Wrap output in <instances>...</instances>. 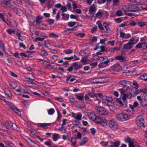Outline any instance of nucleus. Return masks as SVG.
I'll list each match as a JSON object with an SVG mask.
<instances>
[{"instance_id":"f257e3e1","label":"nucleus","mask_w":147,"mask_h":147,"mask_svg":"<svg viewBox=\"0 0 147 147\" xmlns=\"http://www.w3.org/2000/svg\"><path fill=\"white\" fill-rule=\"evenodd\" d=\"M95 109L99 115H105L108 114V112L103 107L98 106L96 107Z\"/></svg>"},{"instance_id":"f03ea898","label":"nucleus","mask_w":147,"mask_h":147,"mask_svg":"<svg viewBox=\"0 0 147 147\" xmlns=\"http://www.w3.org/2000/svg\"><path fill=\"white\" fill-rule=\"evenodd\" d=\"M136 122L138 126L140 127L142 126L145 127L144 121V117L142 116L141 115L138 116L136 119Z\"/></svg>"},{"instance_id":"7ed1b4c3","label":"nucleus","mask_w":147,"mask_h":147,"mask_svg":"<svg viewBox=\"0 0 147 147\" xmlns=\"http://www.w3.org/2000/svg\"><path fill=\"white\" fill-rule=\"evenodd\" d=\"M117 119L120 121H125L129 119V116L124 113H121L117 115Z\"/></svg>"},{"instance_id":"20e7f679","label":"nucleus","mask_w":147,"mask_h":147,"mask_svg":"<svg viewBox=\"0 0 147 147\" xmlns=\"http://www.w3.org/2000/svg\"><path fill=\"white\" fill-rule=\"evenodd\" d=\"M95 122L98 124H101L104 126L107 124V120L105 119H102L99 116H96L94 120Z\"/></svg>"},{"instance_id":"39448f33","label":"nucleus","mask_w":147,"mask_h":147,"mask_svg":"<svg viewBox=\"0 0 147 147\" xmlns=\"http://www.w3.org/2000/svg\"><path fill=\"white\" fill-rule=\"evenodd\" d=\"M135 44L134 42L131 40L126 44H125L123 46L122 52L125 53L126 51V50L130 49L133 47V46Z\"/></svg>"},{"instance_id":"423d86ee","label":"nucleus","mask_w":147,"mask_h":147,"mask_svg":"<svg viewBox=\"0 0 147 147\" xmlns=\"http://www.w3.org/2000/svg\"><path fill=\"white\" fill-rule=\"evenodd\" d=\"M118 128L117 123L115 120H111V130L113 131H117Z\"/></svg>"},{"instance_id":"0eeeda50","label":"nucleus","mask_w":147,"mask_h":147,"mask_svg":"<svg viewBox=\"0 0 147 147\" xmlns=\"http://www.w3.org/2000/svg\"><path fill=\"white\" fill-rule=\"evenodd\" d=\"M137 99L140 101L141 105L142 107H145L147 105V98L142 99L140 96H138Z\"/></svg>"},{"instance_id":"6e6552de","label":"nucleus","mask_w":147,"mask_h":147,"mask_svg":"<svg viewBox=\"0 0 147 147\" xmlns=\"http://www.w3.org/2000/svg\"><path fill=\"white\" fill-rule=\"evenodd\" d=\"M105 97L104 100H105L104 101L102 102V104L104 106H107L109 108L110 107V98L106 95L105 96Z\"/></svg>"},{"instance_id":"1a4fd4ad","label":"nucleus","mask_w":147,"mask_h":147,"mask_svg":"<svg viewBox=\"0 0 147 147\" xmlns=\"http://www.w3.org/2000/svg\"><path fill=\"white\" fill-rule=\"evenodd\" d=\"M138 7L137 6L135 5H131L128 7L127 10L128 11H133L134 12H137L139 13V11H138Z\"/></svg>"},{"instance_id":"9d476101","label":"nucleus","mask_w":147,"mask_h":147,"mask_svg":"<svg viewBox=\"0 0 147 147\" xmlns=\"http://www.w3.org/2000/svg\"><path fill=\"white\" fill-rule=\"evenodd\" d=\"M11 104V103L10 102H9L8 105L10 106L9 108L12 109L16 113L18 114L19 115H21L20 113L22 111V110L14 107L12 106L11 105H10Z\"/></svg>"},{"instance_id":"9b49d317","label":"nucleus","mask_w":147,"mask_h":147,"mask_svg":"<svg viewBox=\"0 0 147 147\" xmlns=\"http://www.w3.org/2000/svg\"><path fill=\"white\" fill-rule=\"evenodd\" d=\"M120 65L118 64H116L111 68V72L113 73L115 71H118L120 69Z\"/></svg>"},{"instance_id":"f8f14e48","label":"nucleus","mask_w":147,"mask_h":147,"mask_svg":"<svg viewBox=\"0 0 147 147\" xmlns=\"http://www.w3.org/2000/svg\"><path fill=\"white\" fill-rule=\"evenodd\" d=\"M119 84L123 86V87H125V86L127 87L126 88H129V86H127V85L126 84H129V85H131V82L129 81L126 80H123L120 81L119 82Z\"/></svg>"},{"instance_id":"ddd939ff","label":"nucleus","mask_w":147,"mask_h":147,"mask_svg":"<svg viewBox=\"0 0 147 147\" xmlns=\"http://www.w3.org/2000/svg\"><path fill=\"white\" fill-rule=\"evenodd\" d=\"M26 85L28 87H31L33 88H36L38 87L37 85L35 83H31L27 82L26 83Z\"/></svg>"},{"instance_id":"4468645a","label":"nucleus","mask_w":147,"mask_h":147,"mask_svg":"<svg viewBox=\"0 0 147 147\" xmlns=\"http://www.w3.org/2000/svg\"><path fill=\"white\" fill-rule=\"evenodd\" d=\"M12 0H1V5L3 7H5L10 3L11 1Z\"/></svg>"},{"instance_id":"2eb2a0df","label":"nucleus","mask_w":147,"mask_h":147,"mask_svg":"<svg viewBox=\"0 0 147 147\" xmlns=\"http://www.w3.org/2000/svg\"><path fill=\"white\" fill-rule=\"evenodd\" d=\"M120 144L121 142L119 141H115V142L111 141V147H118Z\"/></svg>"},{"instance_id":"dca6fc26","label":"nucleus","mask_w":147,"mask_h":147,"mask_svg":"<svg viewBox=\"0 0 147 147\" xmlns=\"http://www.w3.org/2000/svg\"><path fill=\"white\" fill-rule=\"evenodd\" d=\"M72 66L74 67V68L76 71H77L78 69L81 68L82 66L80 64H77V62H74L72 63Z\"/></svg>"},{"instance_id":"f3484780","label":"nucleus","mask_w":147,"mask_h":147,"mask_svg":"<svg viewBox=\"0 0 147 147\" xmlns=\"http://www.w3.org/2000/svg\"><path fill=\"white\" fill-rule=\"evenodd\" d=\"M121 55L117 56L116 57V59L119 60H123L124 59L125 53H123L122 50L121 51Z\"/></svg>"},{"instance_id":"a211bd4d","label":"nucleus","mask_w":147,"mask_h":147,"mask_svg":"<svg viewBox=\"0 0 147 147\" xmlns=\"http://www.w3.org/2000/svg\"><path fill=\"white\" fill-rule=\"evenodd\" d=\"M4 92L5 94L7 95L9 98L11 99V93L9 90L7 88H5Z\"/></svg>"},{"instance_id":"6ab92c4d","label":"nucleus","mask_w":147,"mask_h":147,"mask_svg":"<svg viewBox=\"0 0 147 147\" xmlns=\"http://www.w3.org/2000/svg\"><path fill=\"white\" fill-rule=\"evenodd\" d=\"M10 8L13 10H17L16 9V5L14 3H12L11 4H10Z\"/></svg>"},{"instance_id":"aec40b11","label":"nucleus","mask_w":147,"mask_h":147,"mask_svg":"<svg viewBox=\"0 0 147 147\" xmlns=\"http://www.w3.org/2000/svg\"><path fill=\"white\" fill-rule=\"evenodd\" d=\"M51 123H43L40 124V126L41 127H43L45 129H47V126L50 125Z\"/></svg>"},{"instance_id":"412c9836","label":"nucleus","mask_w":147,"mask_h":147,"mask_svg":"<svg viewBox=\"0 0 147 147\" xmlns=\"http://www.w3.org/2000/svg\"><path fill=\"white\" fill-rule=\"evenodd\" d=\"M112 7L117 6L119 5V0H113Z\"/></svg>"},{"instance_id":"4be33fe9","label":"nucleus","mask_w":147,"mask_h":147,"mask_svg":"<svg viewBox=\"0 0 147 147\" xmlns=\"http://www.w3.org/2000/svg\"><path fill=\"white\" fill-rule=\"evenodd\" d=\"M96 10V7L94 4H92L89 8V11L90 13H93Z\"/></svg>"},{"instance_id":"5701e85b","label":"nucleus","mask_w":147,"mask_h":147,"mask_svg":"<svg viewBox=\"0 0 147 147\" xmlns=\"http://www.w3.org/2000/svg\"><path fill=\"white\" fill-rule=\"evenodd\" d=\"M0 129L2 130H5L7 129V126L5 123L1 122L0 125Z\"/></svg>"},{"instance_id":"b1692460","label":"nucleus","mask_w":147,"mask_h":147,"mask_svg":"<svg viewBox=\"0 0 147 147\" xmlns=\"http://www.w3.org/2000/svg\"><path fill=\"white\" fill-rule=\"evenodd\" d=\"M62 13L61 15L63 16V18L64 20H65L68 19L69 17V15L68 14H65L64 13L62 12Z\"/></svg>"},{"instance_id":"393cba45","label":"nucleus","mask_w":147,"mask_h":147,"mask_svg":"<svg viewBox=\"0 0 147 147\" xmlns=\"http://www.w3.org/2000/svg\"><path fill=\"white\" fill-rule=\"evenodd\" d=\"M9 84L12 87V88L13 89L15 88L17 86V83L16 82H11Z\"/></svg>"},{"instance_id":"a878e982","label":"nucleus","mask_w":147,"mask_h":147,"mask_svg":"<svg viewBox=\"0 0 147 147\" xmlns=\"http://www.w3.org/2000/svg\"><path fill=\"white\" fill-rule=\"evenodd\" d=\"M126 86H125V87H123L122 88L119 89V91L121 94H123L126 91V90L128 89V88H126Z\"/></svg>"},{"instance_id":"bb28decb","label":"nucleus","mask_w":147,"mask_h":147,"mask_svg":"<svg viewBox=\"0 0 147 147\" xmlns=\"http://www.w3.org/2000/svg\"><path fill=\"white\" fill-rule=\"evenodd\" d=\"M140 78L145 81H147V74H144L141 75L140 77Z\"/></svg>"},{"instance_id":"cd10ccee","label":"nucleus","mask_w":147,"mask_h":147,"mask_svg":"<svg viewBox=\"0 0 147 147\" xmlns=\"http://www.w3.org/2000/svg\"><path fill=\"white\" fill-rule=\"evenodd\" d=\"M59 136V135L58 134H54L53 135V139L54 141H56L58 138Z\"/></svg>"},{"instance_id":"c85d7f7f","label":"nucleus","mask_w":147,"mask_h":147,"mask_svg":"<svg viewBox=\"0 0 147 147\" xmlns=\"http://www.w3.org/2000/svg\"><path fill=\"white\" fill-rule=\"evenodd\" d=\"M137 24L139 26L141 27H143L146 25V22H145L138 21Z\"/></svg>"},{"instance_id":"c756f323","label":"nucleus","mask_w":147,"mask_h":147,"mask_svg":"<svg viewBox=\"0 0 147 147\" xmlns=\"http://www.w3.org/2000/svg\"><path fill=\"white\" fill-rule=\"evenodd\" d=\"M42 19V17L40 18L39 16H37L36 20V23L38 24H40L42 22L41 20Z\"/></svg>"},{"instance_id":"7c9ffc66","label":"nucleus","mask_w":147,"mask_h":147,"mask_svg":"<svg viewBox=\"0 0 147 147\" xmlns=\"http://www.w3.org/2000/svg\"><path fill=\"white\" fill-rule=\"evenodd\" d=\"M88 117L91 119H92L93 117L95 116V114L93 112H90L88 114Z\"/></svg>"},{"instance_id":"2f4dec72","label":"nucleus","mask_w":147,"mask_h":147,"mask_svg":"<svg viewBox=\"0 0 147 147\" xmlns=\"http://www.w3.org/2000/svg\"><path fill=\"white\" fill-rule=\"evenodd\" d=\"M87 94L88 96H90L91 98H94V97H96L97 95L96 94H94L93 93H92L90 92H88Z\"/></svg>"},{"instance_id":"473e14b6","label":"nucleus","mask_w":147,"mask_h":147,"mask_svg":"<svg viewBox=\"0 0 147 147\" xmlns=\"http://www.w3.org/2000/svg\"><path fill=\"white\" fill-rule=\"evenodd\" d=\"M45 38L44 37H37L34 40V41L35 42H37L38 41H43Z\"/></svg>"},{"instance_id":"72a5a7b5","label":"nucleus","mask_w":147,"mask_h":147,"mask_svg":"<svg viewBox=\"0 0 147 147\" xmlns=\"http://www.w3.org/2000/svg\"><path fill=\"white\" fill-rule=\"evenodd\" d=\"M96 94L97 95H98V96L100 98L102 99L103 100H104V99L105 98V96L106 95L102 94V93H97Z\"/></svg>"},{"instance_id":"f704fd0d","label":"nucleus","mask_w":147,"mask_h":147,"mask_svg":"<svg viewBox=\"0 0 147 147\" xmlns=\"http://www.w3.org/2000/svg\"><path fill=\"white\" fill-rule=\"evenodd\" d=\"M55 112V110L53 109H50L48 111V113L50 115L53 114Z\"/></svg>"},{"instance_id":"c9c22d12","label":"nucleus","mask_w":147,"mask_h":147,"mask_svg":"<svg viewBox=\"0 0 147 147\" xmlns=\"http://www.w3.org/2000/svg\"><path fill=\"white\" fill-rule=\"evenodd\" d=\"M9 125L12 127H13L14 129H16L17 126L15 124H13L11 122L9 121L8 122Z\"/></svg>"},{"instance_id":"e433bc0d","label":"nucleus","mask_w":147,"mask_h":147,"mask_svg":"<svg viewBox=\"0 0 147 147\" xmlns=\"http://www.w3.org/2000/svg\"><path fill=\"white\" fill-rule=\"evenodd\" d=\"M49 36L50 37H53L54 38H57L58 37V35L55 34L54 33L49 34Z\"/></svg>"},{"instance_id":"4c0bfd02","label":"nucleus","mask_w":147,"mask_h":147,"mask_svg":"<svg viewBox=\"0 0 147 147\" xmlns=\"http://www.w3.org/2000/svg\"><path fill=\"white\" fill-rule=\"evenodd\" d=\"M116 14L118 16H121L122 15L123 12L120 10H118L116 11Z\"/></svg>"},{"instance_id":"58836bf2","label":"nucleus","mask_w":147,"mask_h":147,"mask_svg":"<svg viewBox=\"0 0 147 147\" xmlns=\"http://www.w3.org/2000/svg\"><path fill=\"white\" fill-rule=\"evenodd\" d=\"M97 23L98 25V27L99 29L101 30H103L104 29V28L102 24L98 22H97Z\"/></svg>"},{"instance_id":"ea45409f","label":"nucleus","mask_w":147,"mask_h":147,"mask_svg":"<svg viewBox=\"0 0 147 147\" xmlns=\"http://www.w3.org/2000/svg\"><path fill=\"white\" fill-rule=\"evenodd\" d=\"M25 140L27 141V143L30 145H31L32 143H33L34 144H36L35 143L33 142L32 140L29 138H27L26 139H25Z\"/></svg>"},{"instance_id":"a19ab883","label":"nucleus","mask_w":147,"mask_h":147,"mask_svg":"<svg viewBox=\"0 0 147 147\" xmlns=\"http://www.w3.org/2000/svg\"><path fill=\"white\" fill-rule=\"evenodd\" d=\"M64 53L66 54H70L72 53V51L70 49L65 50Z\"/></svg>"},{"instance_id":"79ce46f5","label":"nucleus","mask_w":147,"mask_h":147,"mask_svg":"<svg viewBox=\"0 0 147 147\" xmlns=\"http://www.w3.org/2000/svg\"><path fill=\"white\" fill-rule=\"evenodd\" d=\"M7 31L9 34H11L12 33L15 34V31L14 30L11 29L7 30Z\"/></svg>"},{"instance_id":"37998d69","label":"nucleus","mask_w":147,"mask_h":147,"mask_svg":"<svg viewBox=\"0 0 147 147\" xmlns=\"http://www.w3.org/2000/svg\"><path fill=\"white\" fill-rule=\"evenodd\" d=\"M71 142L73 144V145H75L76 143V140L75 138H72L71 139Z\"/></svg>"},{"instance_id":"c03bdc74","label":"nucleus","mask_w":147,"mask_h":147,"mask_svg":"<svg viewBox=\"0 0 147 147\" xmlns=\"http://www.w3.org/2000/svg\"><path fill=\"white\" fill-rule=\"evenodd\" d=\"M76 24V22H70L68 23V25L69 26L72 27L73 26Z\"/></svg>"},{"instance_id":"a18cd8bd","label":"nucleus","mask_w":147,"mask_h":147,"mask_svg":"<svg viewBox=\"0 0 147 147\" xmlns=\"http://www.w3.org/2000/svg\"><path fill=\"white\" fill-rule=\"evenodd\" d=\"M92 134L94 135L96 132V130L94 128H92L90 129Z\"/></svg>"},{"instance_id":"49530a36","label":"nucleus","mask_w":147,"mask_h":147,"mask_svg":"<svg viewBox=\"0 0 147 147\" xmlns=\"http://www.w3.org/2000/svg\"><path fill=\"white\" fill-rule=\"evenodd\" d=\"M85 35V34L84 33H77L76 34V36H79L81 38L83 37Z\"/></svg>"},{"instance_id":"de8ad7c7","label":"nucleus","mask_w":147,"mask_h":147,"mask_svg":"<svg viewBox=\"0 0 147 147\" xmlns=\"http://www.w3.org/2000/svg\"><path fill=\"white\" fill-rule=\"evenodd\" d=\"M133 85H134V86H136V87H134V88H135L136 90L138 89L139 86L137 83L135 81H134L133 82Z\"/></svg>"},{"instance_id":"09e8293b","label":"nucleus","mask_w":147,"mask_h":147,"mask_svg":"<svg viewBox=\"0 0 147 147\" xmlns=\"http://www.w3.org/2000/svg\"><path fill=\"white\" fill-rule=\"evenodd\" d=\"M116 101L118 103H119L121 105V106H124V105L123 102L120 99H116Z\"/></svg>"},{"instance_id":"8fccbe9b","label":"nucleus","mask_w":147,"mask_h":147,"mask_svg":"<svg viewBox=\"0 0 147 147\" xmlns=\"http://www.w3.org/2000/svg\"><path fill=\"white\" fill-rule=\"evenodd\" d=\"M82 115L81 114L77 115L75 117V119L78 120H80L82 117Z\"/></svg>"},{"instance_id":"3c124183","label":"nucleus","mask_w":147,"mask_h":147,"mask_svg":"<svg viewBox=\"0 0 147 147\" xmlns=\"http://www.w3.org/2000/svg\"><path fill=\"white\" fill-rule=\"evenodd\" d=\"M97 65V62H95L91 63L90 64V66L92 67V68L94 67H96Z\"/></svg>"},{"instance_id":"603ef678","label":"nucleus","mask_w":147,"mask_h":147,"mask_svg":"<svg viewBox=\"0 0 147 147\" xmlns=\"http://www.w3.org/2000/svg\"><path fill=\"white\" fill-rule=\"evenodd\" d=\"M133 140H131L130 138L129 137H128L125 140V141L126 142L128 143H130Z\"/></svg>"},{"instance_id":"864d4df0","label":"nucleus","mask_w":147,"mask_h":147,"mask_svg":"<svg viewBox=\"0 0 147 147\" xmlns=\"http://www.w3.org/2000/svg\"><path fill=\"white\" fill-rule=\"evenodd\" d=\"M97 29V27L96 26H94L93 27L91 30V32L92 33H93L94 32L96 31Z\"/></svg>"},{"instance_id":"5fc2aeb1","label":"nucleus","mask_w":147,"mask_h":147,"mask_svg":"<svg viewBox=\"0 0 147 147\" xmlns=\"http://www.w3.org/2000/svg\"><path fill=\"white\" fill-rule=\"evenodd\" d=\"M74 57L73 56H71L70 57H65L64 58V59L65 60H70L71 59H73Z\"/></svg>"},{"instance_id":"6e6d98bb","label":"nucleus","mask_w":147,"mask_h":147,"mask_svg":"<svg viewBox=\"0 0 147 147\" xmlns=\"http://www.w3.org/2000/svg\"><path fill=\"white\" fill-rule=\"evenodd\" d=\"M18 38L20 40L23 41L25 40V37L24 36H21L20 35L18 36Z\"/></svg>"},{"instance_id":"4d7b16f0","label":"nucleus","mask_w":147,"mask_h":147,"mask_svg":"<svg viewBox=\"0 0 147 147\" xmlns=\"http://www.w3.org/2000/svg\"><path fill=\"white\" fill-rule=\"evenodd\" d=\"M87 59L84 58L83 57H82V59H81V62H83L85 64H86V63L87 62Z\"/></svg>"},{"instance_id":"13d9d810","label":"nucleus","mask_w":147,"mask_h":147,"mask_svg":"<svg viewBox=\"0 0 147 147\" xmlns=\"http://www.w3.org/2000/svg\"><path fill=\"white\" fill-rule=\"evenodd\" d=\"M134 142L133 141L129 143V147H134L135 146L134 144Z\"/></svg>"},{"instance_id":"bf43d9fd","label":"nucleus","mask_w":147,"mask_h":147,"mask_svg":"<svg viewBox=\"0 0 147 147\" xmlns=\"http://www.w3.org/2000/svg\"><path fill=\"white\" fill-rule=\"evenodd\" d=\"M48 54L45 51H42L40 53V55L42 56H45L47 55Z\"/></svg>"},{"instance_id":"052dcab7","label":"nucleus","mask_w":147,"mask_h":147,"mask_svg":"<svg viewBox=\"0 0 147 147\" xmlns=\"http://www.w3.org/2000/svg\"><path fill=\"white\" fill-rule=\"evenodd\" d=\"M45 144L46 145L48 146H50L51 145V141L50 140H49L48 141L46 142L45 143Z\"/></svg>"},{"instance_id":"680f3d73","label":"nucleus","mask_w":147,"mask_h":147,"mask_svg":"<svg viewBox=\"0 0 147 147\" xmlns=\"http://www.w3.org/2000/svg\"><path fill=\"white\" fill-rule=\"evenodd\" d=\"M0 18L4 22H5V20L4 18V16L1 13H0Z\"/></svg>"},{"instance_id":"e2e57ef3","label":"nucleus","mask_w":147,"mask_h":147,"mask_svg":"<svg viewBox=\"0 0 147 147\" xmlns=\"http://www.w3.org/2000/svg\"><path fill=\"white\" fill-rule=\"evenodd\" d=\"M52 59L54 61H56L58 59V57L56 55H53L52 56Z\"/></svg>"},{"instance_id":"0e129e2a","label":"nucleus","mask_w":147,"mask_h":147,"mask_svg":"<svg viewBox=\"0 0 147 147\" xmlns=\"http://www.w3.org/2000/svg\"><path fill=\"white\" fill-rule=\"evenodd\" d=\"M61 10L63 11L62 12L66 11H67V8L65 6H62L61 7Z\"/></svg>"},{"instance_id":"69168bd1","label":"nucleus","mask_w":147,"mask_h":147,"mask_svg":"<svg viewBox=\"0 0 147 147\" xmlns=\"http://www.w3.org/2000/svg\"><path fill=\"white\" fill-rule=\"evenodd\" d=\"M72 77H73V76L71 75L68 76L66 79V81L67 82L69 80L70 81V79H71Z\"/></svg>"},{"instance_id":"338daca9","label":"nucleus","mask_w":147,"mask_h":147,"mask_svg":"<svg viewBox=\"0 0 147 147\" xmlns=\"http://www.w3.org/2000/svg\"><path fill=\"white\" fill-rule=\"evenodd\" d=\"M48 22H49V24L51 25L54 23V20L52 19H49L48 20Z\"/></svg>"},{"instance_id":"774afa93","label":"nucleus","mask_w":147,"mask_h":147,"mask_svg":"<svg viewBox=\"0 0 147 147\" xmlns=\"http://www.w3.org/2000/svg\"><path fill=\"white\" fill-rule=\"evenodd\" d=\"M143 57L144 59H147V52H145L144 53L143 56Z\"/></svg>"}]
</instances>
